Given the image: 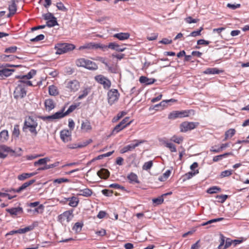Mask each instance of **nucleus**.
I'll use <instances>...</instances> for the list:
<instances>
[{
  "mask_svg": "<svg viewBox=\"0 0 249 249\" xmlns=\"http://www.w3.org/2000/svg\"><path fill=\"white\" fill-rule=\"evenodd\" d=\"M45 106L46 109H47L48 111H51L55 107V104L53 101L50 99L45 100Z\"/></svg>",
  "mask_w": 249,
  "mask_h": 249,
  "instance_id": "nucleus-26",
  "label": "nucleus"
},
{
  "mask_svg": "<svg viewBox=\"0 0 249 249\" xmlns=\"http://www.w3.org/2000/svg\"><path fill=\"white\" fill-rule=\"evenodd\" d=\"M26 95V90L24 84L22 82H18L14 92V97L16 99H21Z\"/></svg>",
  "mask_w": 249,
  "mask_h": 249,
  "instance_id": "nucleus-3",
  "label": "nucleus"
},
{
  "mask_svg": "<svg viewBox=\"0 0 249 249\" xmlns=\"http://www.w3.org/2000/svg\"><path fill=\"white\" fill-rule=\"evenodd\" d=\"M75 48V46L72 44L62 43L58 44L55 47L56 50V53L61 54L73 50Z\"/></svg>",
  "mask_w": 249,
  "mask_h": 249,
  "instance_id": "nucleus-2",
  "label": "nucleus"
},
{
  "mask_svg": "<svg viewBox=\"0 0 249 249\" xmlns=\"http://www.w3.org/2000/svg\"><path fill=\"white\" fill-rule=\"evenodd\" d=\"M189 116V111H174L171 112L168 115L169 119H175L178 118H182Z\"/></svg>",
  "mask_w": 249,
  "mask_h": 249,
  "instance_id": "nucleus-5",
  "label": "nucleus"
},
{
  "mask_svg": "<svg viewBox=\"0 0 249 249\" xmlns=\"http://www.w3.org/2000/svg\"><path fill=\"white\" fill-rule=\"evenodd\" d=\"M235 130L234 129H230L225 132V139L227 140L229 138H231L235 134Z\"/></svg>",
  "mask_w": 249,
  "mask_h": 249,
  "instance_id": "nucleus-39",
  "label": "nucleus"
},
{
  "mask_svg": "<svg viewBox=\"0 0 249 249\" xmlns=\"http://www.w3.org/2000/svg\"><path fill=\"white\" fill-rule=\"evenodd\" d=\"M82 224L80 223L77 222L75 224L73 227V230H75L76 231H80L82 227Z\"/></svg>",
  "mask_w": 249,
  "mask_h": 249,
  "instance_id": "nucleus-60",
  "label": "nucleus"
},
{
  "mask_svg": "<svg viewBox=\"0 0 249 249\" xmlns=\"http://www.w3.org/2000/svg\"><path fill=\"white\" fill-rule=\"evenodd\" d=\"M224 243V239L223 238V237L222 236L220 239V243L219 245L218 246V248L219 249H225L228 247V246L227 245V244H225L224 247H223Z\"/></svg>",
  "mask_w": 249,
  "mask_h": 249,
  "instance_id": "nucleus-61",
  "label": "nucleus"
},
{
  "mask_svg": "<svg viewBox=\"0 0 249 249\" xmlns=\"http://www.w3.org/2000/svg\"><path fill=\"white\" fill-rule=\"evenodd\" d=\"M196 127V124L193 122H185L180 125V129L181 132H186Z\"/></svg>",
  "mask_w": 249,
  "mask_h": 249,
  "instance_id": "nucleus-10",
  "label": "nucleus"
},
{
  "mask_svg": "<svg viewBox=\"0 0 249 249\" xmlns=\"http://www.w3.org/2000/svg\"><path fill=\"white\" fill-rule=\"evenodd\" d=\"M171 194H172V192H169L167 193L162 194L160 196L157 198V205L162 203L164 200L163 197L167 195H170Z\"/></svg>",
  "mask_w": 249,
  "mask_h": 249,
  "instance_id": "nucleus-45",
  "label": "nucleus"
},
{
  "mask_svg": "<svg viewBox=\"0 0 249 249\" xmlns=\"http://www.w3.org/2000/svg\"><path fill=\"white\" fill-rule=\"evenodd\" d=\"M60 138L65 142H67L71 140V132L67 130H62L60 132Z\"/></svg>",
  "mask_w": 249,
  "mask_h": 249,
  "instance_id": "nucleus-14",
  "label": "nucleus"
},
{
  "mask_svg": "<svg viewBox=\"0 0 249 249\" xmlns=\"http://www.w3.org/2000/svg\"><path fill=\"white\" fill-rule=\"evenodd\" d=\"M166 147L170 149V150L172 152H175L177 151L175 145L171 142H168V143H167Z\"/></svg>",
  "mask_w": 249,
  "mask_h": 249,
  "instance_id": "nucleus-54",
  "label": "nucleus"
},
{
  "mask_svg": "<svg viewBox=\"0 0 249 249\" xmlns=\"http://www.w3.org/2000/svg\"><path fill=\"white\" fill-rule=\"evenodd\" d=\"M127 178L131 183L139 182L137 176L133 173H131L129 174L127 176Z\"/></svg>",
  "mask_w": 249,
  "mask_h": 249,
  "instance_id": "nucleus-30",
  "label": "nucleus"
},
{
  "mask_svg": "<svg viewBox=\"0 0 249 249\" xmlns=\"http://www.w3.org/2000/svg\"><path fill=\"white\" fill-rule=\"evenodd\" d=\"M134 142H135V143H131L130 144L127 145V149H128L129 151H132V150L134 149L136 147L138 146L140 144L144 142V141L142 140H134Z\"/></svg>",
  "mask_w": 249,
  "mask_h": 249,
  "instance_id": "nucleus-27",
  "label": "nucleus"
},
{
  "mask_svg": "<svg viewBox=\"0 0 249 249\" xmlns=\"http://www.w3.org/2000/svg\"><path fill=\"white\" fill-rule=\"evenodd\" d=\"M188 23H196L198 21V19H193L191 17H188L185 19Z\"/></svg>",
  "mask_w": 249,
  "mask_h": 249,
  "instance_id": "nucleus-63",
  "label": "nucleus"
},
{
  "mask_svg": "<svg viewBox=\"0 0 249 249\" xmlns=\"http://www.w3.org/2000/svg\"><path fill=\"white\" fill-rule=\"evenodd\" d=\"M6 211L12 215H17L18 214L21 213L23 212L22 208L21 207L7 209Z\"/></svg>",
  "mask_w": 249,
  "mask_h": 249,
  "instance_id": "nucleus-18",
  "label": "nucleus"
},
{
  "mask_svg": "<svg viewBox=\"0 0 249 249\" xmlns=\"http://www.w3.org/2000/svg\"><path fill=\"white\" fill-rule=\"evenodd\" d=\"M44 36L42 34L37 36L36 37L30 39L32 42H37L40 40H42L44 39Z\"/></svg>",
  "mask_w": 249,
  "mask_h": 249,
  "instance_id": "nucleus-51",
  "label": "nucleus"
},
{
  "mask_svg": "<svg viewBox=\"0 0 249 249\" xmlns=\"http://www.w3.org/2000/svg\"><path fill=\"white\" fill-rule=\"evenodd\" d=\"M65 85L67 91L71 92H76L80 88V83L75 79L66 81Z\"/></svg>",
  "mask_w": 249,
  "mask_h": 249,
  "instance_id": "nucleus-4",
  "label": "nucleus"
},
{
  "mask_svg": "<svg viewBox=\"0 0 249 249\" xmlns=\"http://www.w3.org/2000/svg\"><path fill=\"white\" fill-rule=\"evenodd\" d=\"M183 138L181 136H173L170 139V140L174 142L179 144L183 141Z\"/></svg>",
  "mask_w": 249,
  "mask_h": 249,
  "instance_id": "nucleus-42",
  "label": "nucleus"
},
{
  "mask_svg": "<svg viewBox=\"0 0 249 249\" xmlns=\"http://www.w3.org/2000/svg\"><path fill=\"white\" fill-rule=\"evenodd\" d=\"M90 91V89L89 88H86L84 90L82 91V93L79 95L78 97V100H81L82 99L86 97Z\"/></svg>",
  "mask_w": 249,
  "mask_h": 249,
  "instance_id": "nucleus-43",
  "label": "nucleus"
},
{
  "mask_svg": "<svg viewBox=\"0 0 249 249\" xmlns=\"http://www.w3.org/2000/svg\"><path fill=\"white\" fill-rule=\"evenodd\" d=\"M220 71L216 68H208L203 73L207 74H218L220 73Z\"/></svg>",
  "mask_w": 249,
  "mask_h": 249,
  "instance_id": "nucleus-35",
  "label": "nucleus"
},
{
  "mask_svg": "<svg viewBox=\"0 0 249 249\" xmlns=\"http://www.w3.org/2000/svg\"><path fill=\"white\" fill-rule=\"evenodd\" d=\"M13 71H14V70L9 69H3L0 70V79L10 76Z\"/></svg>",
  "mask_w": 249,
  "mask_h": 249,
  "instance_id": "nucleus-21",
  "label": "nucleus"
},
{
  "mask_svg": "<svg viewBox=\"0 0 249 249\" xmlns=\"http://www.w3.org/2000/svg\"><path fill=\"white\" fill-rule=\"evenodd\" d=\"M43 16L44 17V19L47 21L55 18L53 14L50 12H48L43 15Z\"/></svg>",
  "mask_w": 249,
  "mask_h": 249,
  "instance_id": "nucleus-57",
  "label": "nucleus"
},
{
  "mask_svg": "<svg viewBox=\"0 0 249 249\" xmlns=\"http://www.w3.org/2000/svg\"><path fill=\"white\" fill-rule=\"evenodd\" d=\"M97 174L100 178L106 179L108 177L109 172L107 169L102 168L97 172Z\"/></svg>",
  "mask_w": 249,
  "mask_h": 249,
  "instance_id": "nucleus-23",
  "label": "nucleus"
},
{
  "mask_svg": "<svg viewBox=\"0 0 249 249\" xmlns=\"http://www.w3.org/2000/svg\"><path fill=\"white\" fill-rule=\"evenodd\" d=\"M108 102L110 105H112L118 99L119 94L117 90L112 89L108 92Z\"/></svg>",
  "mask_w": 249,
  "mask_h": 249,
  "instance_id": "nucleus-7",
  "label": "nucleus"
},
{
  "mask_svg": "<svg viewBox=\"0 0 249 249\" xmlns=\"http://www.w3.org/2000/svg\"><path fill=\"white\" fill-rule=\"evenodd\" d=\"M53 115V120L59 119L66 116L65 112L64 113L62 110L58 111Z\"/></svg>",
  "mask_w": 249,
  "mask_h": 249,
  "instance_id": "nucleus-41",
  "label": "nucleus"
},
{
  "mask_svg": "<svg viewBox=\"0 0 249 249\" xmlns=\"http://www.w3.org/2000/svg\"><path fill=\"white\" fill-rule=\"evenodd\" d=\"M228 198V196L226 195H219L216 196L217 201L221 203H223Z\"/></svg>",
  "mask_w": 249,
  "mask_h": 249,
  "instance_id": "nucleus-52",
  "label": "nucleus"
},
{
  "mask_svg": "<svg viewBox=\"0 0 249 249\" xmlns=\"http://www.w3.org/2000/svg\"><path fill=\"white\" fill-rule=\"evenodd\" d=\"M139 81L141 83L149 85L153 83L155 80L154 79H148L146 77L142 76L140 77Z\"/></svg>",
  "mask_w": 249,
  "mask_h": 249,
  "instance_id": "nucleus-28",
  "label": "nucleus"
},
{
  "mask_svg": "<svg viewBox=\"0 0 249 249\" xmlns=\"http://www.w3.org/2000/svg\"><path fill=\"white\" fill-rule=\"evenodd\" d=\"M220 190V188L214 186L213 187H211L207 190V192L209 194H213L216 193L217 192L219 191Z\"/></svg>",
  "mask_w": 249,
  "mask_h": 249,
  "instance_id": "nucleus-53",
  "label": "nucleus"
},
{
  "mask_svg": "<svg viewBox=\"0 0 249 249\" xmlns=\"http://www.w3.org/2000/svg\"><path fill=\"white\" fill-rule=\"evenodd\" d=\"M87 60L85 58H80L76 61V64L78 67L85 68Z\"/></svg>",
  "mask_w": 249,
  "mask_h": 249,
  "instance_id": "nucleus-40",
  "label": "nucleus"
},
{
  "mask_svg": "<svg viewBox=\"0 0 249 249\" xmlns=\"http://www.w3.org/2000/svg\"><path fill=\"white\" fill-rule=\"evenodd\" d=\"M29 178L28 173H23L21 175H19L18 177V179L19 180H24L26 178Z\"/></svg>",
  "mask_w": 249,
  "mask_h": 249,
  "instance_id": "nucleus-62",
  "label": "nucleus"
},
{
  "mask_svg": "<svg viewBox=\"0 0 249 249\" xmlns=\"http://www.w3.org/2000/svg\"><path fill=\"white\" fill-rule=\"evenodd\" d=\"M124 128H125V126H124V125H122L120 123H119L118 124L116 125V126L113 128V129L112 130V131L111 132V135L116 134L118 133V132H119L120 131H121V130H122L123 129H124Z\"/></svg>",
  "mask_w": 249,
  "mask_h": 249,
  "instance_id": "nucleus-33",
  "label": "nucleus"
},
{
  "mask_svg": "<svg viewBox=\"0 0 249 249\" xmlns=\"http://www.w3.org/2000/svg\"><path fill=\"white\" fill-rule=\"evenodd\" d=\"M50 160V159L46 157L43 159H40L34 162V166H36L38 165L45 164L46 163Z\"/></svg>",
  "mask_w": 249,
  "mask_h": 249,
  "instance_id": "nucleus-36",
  "label": "nucleus"
},
{
  "mask_svg": "<svg viewBox=\"0 0 249 249\" xmlns=\"http://www.w3.org/2000/svg\"><path fill=\"white\" fill-rule=\"evenodd\" d=\"M36 74V71L34 70H32L28 72L26 75H23L22 76H18V78H20L21 79H30L33 77L34 75Z\"/></svg>",
  "mask_w": 249,
  "mask_h": 249,
  "instance_id": "nucleus-37",
  "label": "nucleus"
},
{
  "mask_svg": "<svg viewBox=\"0 0 249 249\" xmlns=\"http://www.w3.org/2000/svg\"><path fill=\"white\" fill-rule=\"evenodd\" d=\"M95 79L99 83L103 85L105 88H109L110 87V81L102 75H99L95 77Z\"/></svg>",
  "mask_w": 249,
  "mask_h": 249,
  "instance_id": "nucleus-8",
  "label": "nucleus"
},
{
  "mask_svg": "<svg viewBox=\"0 0 249 249\" xmlns=\"http://www.w3.org/2000/svg\"><path fill=\"white\" fill-rule=\"evenodd\" d=\"M199 173L198 169H196V170L194 172H189L184 175V180L189 179L193 177L197 174Z\"/></svg>",
  "mask_w": 249,
  "mask_h": 249,
  "instance_id": "nucleus-34",
  "label": "nucleus"
},
{
  "mask_svg": "<svg viewBox=\"0 0 249 249\" xmlns=\"http://www.w3.org/2000/svg\"><path fill=\"white\" fill-rule=\"evenodd\" d=\"M73 217L72 211H66L59 216L60 221L64 224L69 222Z\"/></svg>",
  "mask_w": 249,
  "mask_h": 249,
  "instance_id": "nucleus-6",
  "label": "nucleus"
},
{
  "mask_svg": "<svg viewBox=\"0 0 249 249\" xmlns=\"http://www.w3.org/2000/svg\"><path fill=\"white\" fill-rule=\"evenodd\" d=\"M35 182V179L30 180L24 183L20 187L16 190H13L14 193H20L25 190L27 187L31 185Z\"/></svg>",
  "mask_w": 249,
  "mask_h": 249,
  "instance_id": "nucleus-16",
  "label": "nucleus"
},
{
  "mask_svg": "<svg viewBox=\"0 0 249 249\" xmlns=\"http://www.w3.org/2000/svg\"><path fill=\"white\" fill-rule=\"evenodd\" d=\"M75 190L78 192V193L77 194V196H82L85 197H89L92 194V190L88 188L83 189L76 188L75 189Z\"/></svg>",
  "mask_w": 249,
  "mask_h": 249,
  "instance_id": "nucleus-12",
  "label": "nucleus"
},
{
  "mask_svg": "<svg viewBox=\"0 0 249 249\" xmlns=\"http://www.w3.org/2000/svg\"><path fill=\"white\" fill-rule=\"evenodd\" d=\"M89 143V142H84L83 144L73 143L69 145L68 146L70 149H75L77 148H81L86 146Z\"/></svg>",
  "mask_w": 249,
  "mask_h": 249,
  "instance_id": "nucleus-31",
  "label": "nucleus"
},
{
  "mask_svg": "<svg viewBox=\"0 0 249 249\" xmlns=\"http://www.w3.org/2000/svg\"><path fill=\"white\" fill-rule=\"evenodd\" d=\"M81 128L84 132H88L92 129L90 122L87 120L82 122Z\"/></svg>",
  "mask_w": 249,
  "mask_h": 249,
  "instance_id": "nucleus-22",
  "label": "nucleus"
},
{
  "mask_svg": "<svg viewBox=\"0 0 249 249\" xmlns=\"http://www.w3.org/2000/svg\"><path fill=\"white\" fill-rule=\"evenodd\" d=\"M14 152L10 147L7 146L5 145H0V158L4 159L6 156L7 155L5 154L4 152Z\"/></svg>",
  "mask_w": 249,
  "mask_h": 249,
  "instance_id": "nucleus-15",
  "label": "nucleus"
},
{
  "mask_svg": "<svg viewBox=\"0 0 249 249\" xmlns=\"http://www.w3.org/2000/svg\"><path fill=\"white\" fill-rule=\"evenodd\" d=\"M152 161H149L147 162H145L143 165L142 168L144 170H148L152 166Z\"/></svg>",
  "mask_w": 249,
  "mask_h": 249,
  "instance_id": "nucleus-64",
  "label": "nucleus"
},
{
  "mask_svg": "<svg viewBox=\"0 0 249 249\" xmlns=\"http://www.w3.org/2000/svg\"><path fill=\"white\" fill-rule=\"evenodd\" d=\"M224 218H222V217L218 218H215V219H213L209 220V221H208L206 222H204V223H202L201 224V226H206V225H208V224H212V223H214V222L220 221L222 220Z\"/></svg>",
  "mask_w": 249,
  "mask_h": 249,
  "instance_id": "nucleus-46",
  "label": "nucleus"
},
{
  "mask_svg": "<svg viewBox=\"0 0 249 249\" xmlns=\"http://www.w3.org/2000/svg\"><path fill=\"white\" fill-rule=\"evenodd\" d=\"M32 228L31 227H27L23 229H20L18 230H13L11 231L10 232L7 233L5 235L6 236H7L8 235H13L14 234L16 233H20L22 234L26 233L30 230H31Z\"/></svg>",
  "mask_w": 249,
  "mask_h": 249,
  "instance_id": "nucleus-13",
  "label": "nucleus"
},
{
  "mask_svg": "<svg viewBox=\"0 0 249 249\" xmlns=\"http://www.w3.org/2000/svg\"><path fill=\"white\" fill-rule=\"evenodd\" d=\"M130 34L128 33H120L115 34L113 37L118 38L120 40H124L129 38Z\"/></svg>",
  "mask_w": 249,
  "mask_h": 249,
  "instance_id": "nucleus-19",
  "label": "nucleus"
},
{
  "mask_svg": "<svg viewBox=\"0 0 249 249\" xmlns=\"http://www.w3.org/2000/svg\"><path fill=\"white\" fill-rule=\"evenodd\" d=\"M85 68L90 70H96L98 69V66L95 62L87 59Z\"/></svg>",
  "mask_w": 249,
  "mask_h": 249,
  "instance_id": "nucleus-25",
  "label": "nucleus"
},
{
  "mask_svg": "<svg viewBox=\"0 0 249 249\" xmlns=\"http://www.w3.org/2000/svg\"><path fill=\"white\" fill-rule=\"evenodd\" d=\"M128 120H129V117H125L120 123L122 125L125 126V127H126V126L129 125L132 122L131 121L128 122Z\"/></svg>",
  "mask_w": 249,
  "mask_h": 249,
  "instance_id": "nucleus-58",
  "label": "nucleus"
},
{
  "mask_svg": "<svg viewBox=\"0 0 249 249\" xmlns=\"http://www.w3.org/2000/svg\"><path fill=\"white\" fill-rule=\"evenodd\" d=\"M17 47L16 46H11L8 48H6L5 50V52L7 53H14L16 52Z\"/></svg>",
  "mask_w": 249,
  "mask_h": 249,
  "instance_id": "nucleus-59",
  "label": "nucleus"
},
{
  "mask_svg": "<svg viewBox=\"0 0 249 249\" xmlns=\"http://www.w3.org/2000/svg\"><path fill=\"white\" fill-rule=\"evenodd\" d=\"M69 182V180L67 178H59L55 179L53 180V183H57L58 184H61L63 182Z\"/></svg>",
  "mask_w": 249,
  "mask_h": 249,
  "instance_id": "nucleus-56",
  "label": "nucleus"
},
{
  "mask_svg": "<svg viewBox=\"0 0 249 249\" xmlns=\"http://www.w3.org/2000/svg\"><path fill=\"white\" fill-rule=\"evenodd\" d=\"M19 125L18 124L15 125L12 132L13 135L14 137L18 138L19 136Z\"/></svg>",
  "mask_w": 249,
  "mask_h": 249,
  "instance_id": "nucleus-47",
  "label": "nucleus"
},
{
  "mask_svg": "<svg viewBox=\"0 0 249 249\" xmlns=\"http://www.w3.org/2000/svg\"><path fill=\"white\" fill-rule=\"evenodd\" d=\"M8 9L9 11V15H8L9 17L10 15H13L15 14L17 11V5L14 0H13L12 3L9 5Z\"/></svg>",
  "mask_w": 249,
  "mask_h": 249,
  "instance_id": "nucleus-29",
  "label": "nucleus"
},
{
  "mask_svg": "<svg viewBox=\"0 0 249 249\" xmlns=\"http://www.w3.org/2000/svg\"><path fill=\"white\" fill-rule=\"evenodd\" d=\"M171 174L170 170H167L163 174V176L159 178V180L161 181H164L165 180L170 176Z\"/></svg>",
  "mask_w": 249,
  "mask_h": 249,
  "instance_id": "nucleus-48",
  "label": "nucleus"
},
{
  "mask_svg": "<svg viewBox=\"0 0 249 249\" xmlns=\"http://www.w3.org/2000/svg\"><path fill=\"white\" fill-rule=\"evenodd\" d=\"M56 25H57V22L56 20V18H54L52 19L49 20L47 21L46 25L49 27H52Z\"/></svg>",
  "mask_w": 249,
  "mask_h": 249,
  "instance_id": "nucleus-44",
  "label": "nucleus"
},
{
  "mask_svg": "<svg viewBox=\"0 0 249 249\" xmlns=\"http://www.w3.org/2000/svg\"><path fill=\"white\" fill-rule=\"evenodd\" d=\"M8 139L9 134L7 130H3L0 132V142H6Z\"/></svg>",
  "mask_w": 249,
  "mask_h": 249,
  "instance_id": "nucleus-20",
  "label": "nucleus"
},
{
  "mask_svg": "<svg viewBox=\"0 0 249 249\" xmlns=\"http://www.w3.org/2000/svg\"><path fill=\"white\" fill-rule=\"evenodd\" d=\"M37 126V121L29 116L25 118L22 129L23 131H29L33 136H36L38 133L36 130Z\"/></svg>",
  "mask_w": 249,
  "mask_h": 249,
  "instance_id": "nucleus-1",
  "label": "nucleus"
},
{
  "mask_svg": "<svg viewBox=\"0 0 249 249\" xmlns=\"http://www.w3.org/2000/svg\"><path fill=\"white\" fill-rule=\"evenodd\" d=\"M176 102V100L173 99L163 100L161 101L160 104H157V108H158V109H162L164 107H167L168 104L170 103H174Z\"/></svg>",
  "mask_w": 249,
  "mask_h": 249,
  "instance_id": "nucleus-17",
  "label": "nucleus"
},
{
  "mask_svg": "<svg viewBox=\"0 0 249 249\" xmlns=\"http://www.w3.org/2000/svg\"><path fill=\"white\" fill-rule=\"evenodd\" d=\"M56 6L59 10H60L63 12L67 11V8L61 2H57L56 4Z\"/></svg>",
  "mask_w": 249,
  "mask_h": 249,
  "instance_id": "nucleus-50",
  "label": "nucleus"
},
{
  "mask_svg": "<svg viewBox=\"0 0 249 249\" xmlns=\"http://www.w3.org/2000/svg\"><path fill=\"white\" fill-rule=\"evenodd\" d=\"M59 164V162L56 161V162H55L53 164H49V165H46L43 167L39 168L38 170H45L49 169L50 168H53L57 166Z\"/></svg>",
  "mask_w": 249,
  "mask_h": 249,
  "instance_id": "nucleus-38",
  "label": "nucleus"
},
{
  "mask_svg": "<svg viewBox=\"0 0 249 249\" xmlns=\"http://www.w3.org/2000/svg\"><path fill=\"white\" fill-rule=\"evenodd\" d=\"M67 200L69 201V205L72 207H76L79 203V199L75 196L69 197Z\"/></svg>",
  "mask_w": 249,
  "mask_h": 249,
  "instance_id": "nucleus-24",
  "label": "nucleus"
},
{
  "mask_svg": "<svg viewBox=\"0 0 249 249\" xmlns=\"http://www.w3.org/2000/svg\"><path fill=\"white\" fill-rule=\"evenodd\" d=\"M98 60L101 62H102V63L104 64L105 65L106 67L108 68V70L109 71H110L111 72H114V71H113V70H112L111 68L109 66V65H108L107 62L106 61V59L104 58H103V57H100V58H99Z\"/></svg>",
  "mask_w": 249,
  "mask_h": 249,
  "instance_id": "nucleus-55",
  "label": "nucleus"
},
{
  "mask_svg": "<svg viewBox=\"0 0 249 249\" xmlns=\"http://www.w3.org/2000/svg\"><path fill=\"white\" fill-rule=\"evenodd\" d=\"M49 93L51 95L55 96L58 94L57 88L54 85H51L49 87Z\"/></svg>",
  "mask_w": 249,
  "mask_h": 249,
  "instance_id": "nucleus-32",
  "label": "nucleus"
},
{
  "mask_svg": "<svg viewBox=\"0 0 249 249\" xmlns=\"http://www.w3.org/2000/svg\"><path fill=\"white\" fill-rule=\"evenodd\" d=\"M106 47V45L101 44H95L93 43H89L86 44L83 46H80L79 48V50H83L85 49H98V48H101V49H105Z\"/></svg>",
  "mask_w": 249,
  "mask_h": 249,
  "instance_id": "nucleus-9",
  "label": "nucleus"
},
{
  "mask_svg": "<svg viewBox=\"0 0 249 249\" xmlns=\"http://www.w3.org/2000/svg\"><path fill=\"white\" fill-rule=\"evenodd\" d=\"M126 113L125 111H122L119 113L117 116L113 118L112 119L113 122H116L120 120L122 117L126 115Z\"/></svg>",
  "mask_w": 249,
  "mask_h": 249,
  "instance_id": "nucleus-49",
  "label": "nucleus"
},
{
  "mask_svg": "<svg viewBox=\"0 0 249 249\" xmlns=\"http://www.w3.org/2000/svg\"><path fill=\"white\" fill-rule=\"evenodd\" d=\"M106 46L105 48H107L117 52H123L125 49V48L123 46H120L116 42H110L108 45H106Z\"/></svg>",
  "mask_w": 249,
  "mask_h": 249,
  "instance_id": "nucleus-11",
  "label": "nucleus"
}]
</instances>
